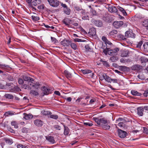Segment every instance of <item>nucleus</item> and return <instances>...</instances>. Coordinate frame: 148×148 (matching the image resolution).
<instances>
[{
	"mask_svg": "<svg viewBox=\"0 0 148 148\" xmlns=\"http://www.w3.org/2000/svg\"><path fill=\"white\" fill-rule=\"evenodd\" d=\"M109 11L111 13H116L117 11V9L114 6H110L108 8Z\"/></svg>",
	"mask_w": 148,
	"mask_h": 148,
	"instance_id": "obj_12",
	"label": "nucleus"
},
{
	"mask_svg": "<svg viewBox=\"0 0 148 148\" xmlns=\"http://www.w3.org/2000/svg\"><path fill=\"white\" fill-rule=\"evenodd\" d=\"M81 71L84 74H86L87 73H91L90 75H92V77H93L94 74L93 73H91V71L89 70H81Z\"/></svg>",
	"mask_w": 148,
	"mask_h": 148,
	"instance_id": "obj_16",
	"label": "nucleus"
},
{
	"mask_svg": "<svg viewBox=\"0 0 148 148\" xmlns=\"http://www.w3.org/2000/svg\"><path fill=\"white\" fill-rule=\"evenodd\" d=\"M143 42L142 41H140L138 42L136 44V47L139 48H140Z\"/></svg>",
	"mask_w": 148,
	"mask_h": 148,
	"instance_id": "obj_43",
	"label": "nucleus"
},
{
	"mask_svg": "<svg viewBox=\"0 0 148 148\" xmlns=\"http://www.w3.org/2000/svg\"><path fill=\"white\" fill-rule=\"evenodd\" d=\"M125 36L127 37L135 38V34L130 30L126 31L125 33Z\"/></svg>",
	"mask_w": 148,
	"mask_h": 148,
	"instance_id": "obj_7",
	"label": "nucleus"
},
{
	"mask_svg": "<svg viewBox=\"0 0 148 148\" xmlns=\"http://www.w3.org/2000/svg\"><path fill=\"white\" fill-rule=\"evenodd\" d=\"M64 134L65 135H67L69 133V130L68 127L66 126L65 125H64Z\"/></svg>",
	"mask_w": 148,
	"mask_h": 148,
	"instance_id": "obj_26",
	"label": "nucleus"
},
{
	"mask_svg": "<svg viewBox=\"0 0 148 148\" xmlns=\"http://www.w3.org/2000/svg\"><path fill=\"white\" fill-rule=\"evenodd\" d=\"M64 13L66 14L69 15L70 13L71 10L69 8L67 7L65 9H64Z\"/></svg>",
	"mask_w": 148,
	"mask_h": 148,
	"instance_id": "obj_33",
	"label": "nucleus"
},
{
	"mask_svg": "<svg viewBox=\"0 0 148 148\" xmlns=\"http://www.w3.org/2000/svg\"><path fill=\"white\" fill-rule=\"evenodd\" d=\"M71 42L66 39H64L61 42V44L64 46L68 47L70 45Z\"/></svg>",
	"mask_w": 148,
	"mask_h": 148,
	"instance_id": "obj_9",
	"label": "nucleus"
},
{
	"mask_svg": "<svg viewBox=\"0 0 148 148\" xmlns=\"http://www.w3.org/2000/svg\"><path fill=\"white\" fill-rule=\"evenodd\" d=\"M46 139L48 141L51 143L53 144L55 142L54 138L52 136H46Z\"/></svg>",
	"mask_w": 148,
	"mask_h": 148,
	"instance_id": "obj_14",
	"label": "nucleus"
},
{
	"mask_svg": "<svg viewBox=\"0 0 148 148\" xmlns=\"http://www.w3.org/2000/svg\"><path fill=\"white\" fill-rule=\"evenodd\" d=\"M95 25L98 27H101L102 25V23L100 21H96L95 22Z\"/></svg>",
	"mask_w": 148,
	"mask_h": 148,
	"instance_id": "obj_27",
	"label": "nucleus"
},
{
	"mask_svg": "<svg viewBox=\"0 0 148 148\" xmlns=\"http://www.w3.org/2000/svg\"><path fill=\"white\" fill-rule=\"evenodd\" d=\"M43 93L44 95H47L50 93L51 92V90L49 89L45 86L43 87Z\"/></svg>",
	"mask_w": 148,
	"mask_h": 148,
	"instance_id": "obj_20",
	"label": "nucleus"
},
{
	"mask_svg": "<svg viewBox=\"0 0 148 148\" xmlns=\"http://www.w3.org/2000/svg\"><path fill=\"white\" fill-rule=\"evenodd\" d=\"M131 93L132 95L135 96H140L141 95L140 93H139L137 91L134 90H131Z\"/></svg>",
	"mask_w": 148,
	"mask_h": 148,
	"instance_id": "obj_28",
	"label": "nucleus"
},
{
	"mask_svg": "<svg viewBox=\"0 0 148 148\" xmlns=\"http://www.w3.org/2000/svg\"><path fill=\"white\" fill-rule=\"evenodd\" d=\"M105 42L106 44H107L109 45H110L112 44V43L110 42L108 40H107L106 41H105Z\"/></svg>",
	"mask_w": 148,
	"mask_h": 148,
	"instance_id": "obj_64",
	"label": "nucleus"
},
{
	"mask_svg": "<svg viewBox=\"0 0 148 148\" xmlns=\"http://www.w3.org/2000/svg\"><path fill=\"white\" fill-rule=\"evenodd\" d=\"M0 68L8 70H9L10 69H11V68L9 66L2 64H0Z\"/></svg>",
	"mask_w": 148,
	"mask_h": 148,
	"instance_id": "obj_23",
	"label": "nucleus"
},
{
	"mask_svg": "<svg viewBox=\"0 0 148 148\" xmlns=\"http://www.w3.org/2000/svg\"><path fill=\"white\" fill-rule=\"evenodd\" d=\"M118 125L121 127H124L125 125V124L123 122H121L119 123Z\"/></svg>",
	"mask_w": 148,
	"mask_h": 148,
	"instance_id": "obj_53",
	"label": "nucleus"
},
{
	"mask_svg": "<svg viewBox=\"0 0 148 148\" xmlns=\"http://www.w3.org/2000/svg\"><path fill=\"white\" fill-rule=\"evenodd\" d=\"M93 119L97 124L100 126L102 127L104 124H106L107 123V120L104 118H94Z\"/></svg>",
	"mask_w": 148,
	"mask_h": 148,
	"instance_id": "obj_2",
	"label": "nucleus"
},
{
	"mask_svg": "<svg viewBox=\"0 0 148 148\" xmlns=\"http://www.w3.org/2000/svg\"><path fill=\"white\" fill-rule=\"evenodd\" d=\"M61 6L64 8V9H65L67 8V5L65 4H63L62 3H61Z\"/></svg>",
	"mask_w": 148,
	"mask_h": 148,
	"instance_id": "obj_58",
	"label": "nucleus"
},
{
	"mask_svg": "<svg viewBox=\"0 0 148 148\" xmlns=\"http://www.w3.org/2000/svg\"><path fill=\"white\" fill-rule=\"evenodd\" d=\"M64 73L66 77L69 79L72 77V73H74V71L73 69L70 68L69 71L67 70H65Z\"/></svg>",
	"mask_w": 148,
	"mask_h": 148,
	"instance_id": "obj_5",
	"label": "nucleus"
},
{
	"mask_svg": "<svg viewBox=\"0 0 148 148\" xmlns=\"http://www.w3.org/2000/svg\"><path fill=\"white\" fill-rule=\"evenodd\" d=\"M50 5L53 7H56L59 5V2L58 0H47Z\"/></svg>",
	"mask_w": 148,
	"mask_h": 148,
	"instance_id": "obj_4",
	"label": "nucleus"
},
{
	"mask_svg": "<svg viewBox=\"0 0 148 148\" xmlns=\"http://www.w3.org/2000/svg\"><path fill=\"white\" fill-rule=\"evenodd\" d=\"M35 125L38 127H41L43 124V122L40 120L36 119L34 121Z\"/></svg>",
	"mask_w": 148,
	"mask_h": 148,
	"instance_id": "obj_10",
	"label": "nucleus"
},
{
	"mask_svg": "<svg viewBox=\"0 0 148 148\" xmlns=\"http://www.w3.org/2000/svg\"><path fill=\"white\" fill-rule=\"evenodd\" d=\"M102 127L104 130H109L110 128V126L107 123L106 124H104Z\"/></svg>",
	"mask_w": 148,
	"mask_h": 148,
	"instance_id": "obj_35",
	"label": "nucleus"
},
{
	"mask_svg": "<svg viewBox=\"0 0 148 148\" xmlns=\"http://www.w3.org/2000/svg\"><path fill=\"white\" fill-rule=\"evenodd\" d=\"M128 54V51L127 50H124L121 51V56L122 57H125L127 56Z\"/></svg>",
	"mask_w": 148,
	"mask_h": 148,
	"instance_id": "obj_18",
	"label": "nucleus"
},
{
	"mask_svg": "<svg viewBox=\"0 0 148 148\" xmlns=\"http://www.w3.org/2000/svg\"><path fill=\"white\" fill-rule=\"evenodd\" d=\"M22 77L24 80L26 81L29 82H31V81H34V80L33 79L31 78L30 77H28L26 75H23Z\"/></svg>",
	"mask_w": 148,
	"mask_h": 148,
	"instance_id": "obj_11",
	"label": "nucleus"
},
{
	"mask_svg": "<svg viewBox=\"0 0 148 148\" xmlns=\"http://www.w3.org/2000/svg\"><path fill=\"white\" fill-rule=\"evenodd\" d=\"M119 51V49L117 48L113 49H109L108 48H106L103 49V52L106 55L108 54L110 56H114L117 55Z\"/></svg>",
	"mask_w": 148,
	"mask_h": 148,
	"instance_id": "obj_1",
	"label": "nucleus"
},
{
	"mask_svg": "<svg viewBox=\"0 0 148 148\" xmlns=\"http://www.w3.org/2000/svg\"><path fill=\"white\" fill-rule=\"evenodd\" d=\"M74 41L75 42H83V41L82 40L79 38H75L74 39Z\"/></svg>",
	"mask_w": 148,
	"mask_h": 148,
	"instance_id": "obj_56",
	"label": "nucleus"
},
{
	"mask_svg": "<svg viewBox=\"0 0 148 148\" xmlns=\"http://www.w3.org/2000/svg\"><path fill=\"white\" fill-rule=\"evenodd\" d=\"M30 94L33 96H36L38 95V93L36 91L34 90H31L30 91Z\"/></svg>",
	"mask_w": 148,
	"mask_h": 148,
	"instance_id": "obj_34",
	"label": "nucleus"
},
{
	"mask_svg": "<svg viewBox=\"0 0 148 148\" xmlns=\"http://www.w3.org/2000/svg\"><path fill=\"white\" fill-rule=\"evenodd\" d=\"M11 124L12 125L14 126V127L15 128H17L18 127V126L16 122L15 121L11 122Z\"/></svg>",
	"mask_w": 148,
	"mask_h": 148,
	"instance_id": "obj_41",
	"label": "nucleus"
},
{
	"mask_svg": "<svg viewBox=\"0 0 148 148\" xmlns=\"http://www.w3.org/2000/svg\"><path fill=\"white\" fill-rule=\"evenodd\" d=\"M142 68V66L139 64H136L132 66L131 67V69L132 70H139Z\"/></svg>",
	"mask_w": 148,
	"mask_h": 148,
	"instance_id": "obj_19",
	"label": "nucleus"
},
{
	"mask_svg": "<svg viewBox=\"0 0 148 148\" xmlns=\"http://www.w3.org/2000/svg\"><path fill=\"white\" fill-rule=\"evenodd\" d=\"M70 45H71V47L73 49L75 50L77 49V46L75 43H71Z\"/></svg>",
	"mask_w": 148,
	"mask_h": 148,
	"instance_id": "obj_38",
	"label": "nucleus"
},
{
	"mask_svg": "<svg viewBox=\"0 0 148 148\" xmlns=\"http://www.w3.org/2000/svg\"><path fill=\"white\" fill-rule=\"evenodd\" d=\"M111 81L114 83H117L119 81V79H111Z\"/></svg>",
	"mask_w": 148,
	"mask_h": 148,
	"instance_id": "obj_55",
	"label": "nucleus"
},
{
	"mask_svg": "<svg viewBox=\"0 0 148 148\" xmlns=\"http://www.w3.org/2000/svg\"><path fill=\"white\" fill-rule=\"evenodd\" d=\"M34 15H32V18L33 21H37L39 19V18L38 16H36V14L35 13H34Z\"/></svg>",
	"mask_w": 148,
	"mask_h": 148,
	"instance_id": "obj_25",
	"label": "nucleus"
},
{
	"mask_svg": "<svg viewBox=\"0 0 148 148\" xmlns=\"http://www.w3.org/2000/svg\"><path fill=\"white\" fill-rule=\"evenodd\" d=\"M4 96L6 98L9 99H13L14 98L12 95L9 94H5Z\"/></svg>",
	"mask_w": 148,
	"mask_h": 148,
	"instance_id": "obj_29",
	"label": "nucleus"
},
{
	"mask_svg": "<svg viewBox=\"0 0 148 148\" xmlns=\"http://www.w3.org/2000/svg\"><path fill=\"white\" fill-rule=\"evenodd\" d=\"M71 21V20L68 18H67L65 19H64L63 21V22L64 24L66 25L69 26L70 24V22Z\"/></svg>",
	"mask_w": 148,
	"mask_h": 148,
	"instance_id": "obj_24",
	"label": "nucleus"
},
{
	"mask_svg": "<svg viewBox=\"0 0 148 148\" xmlns=\"http://www.w3.org/2000/svg\"><path fill=\"white\" fill-rule=\"evenodd\" d=\"M29 129L27 128L24 127L22 130V132L24 133H27L28 132Z\"/></svg>",
	"mask_w": 148,
	"mask_h": 148,
	"instance_id": "obj_45",
	"label": "nucleus"
},
{
	"mask_svg": "<svg viewBox=\"0 0 148 148\" xmlns=\"http://www.w3.org/2000/svg\"><path fill=\"white\" fill-rule=\"evenodd\" d=\"M118 57L117 56H112L110 57V60L112 62H115L117 61L118 59Z\"/></svg>",
	"mask_w": 148,
	"mask_h": 148,
	"instance_id": "obj_32",
	"label": "nucleus"
},
{
	"mask_svg": "<svg viewBox=\"0 0 148 148\" xmlns=\"http://www.w3.org/2000/svg\"><path fill=\"white\" fill-rule=\"evenodd\" d=\"M138 78L141 80H143L145 79V77L142 74H140L138 75Z\"/></svg>",
	"mask_w": 148,
	"mask_h": 148,
	"instance_id": "obj_42",
	"label": "nucleus"
},
{
	"mask_svg": "<svg viewBox=\"0 0 148 148\" xmlns=\"http://www.w3.org/2000/svg\"><path fill=\"white\" fill-rule=\"evenodd\" d=\"M85 49H86L87 50H89L90 49V47H89L88 45H86L85 46Z\"/></svg>",
	"mask_w": 148,
	"mask_h": 148,
	"instance_id": "obj_63",
	"label": "nucleus"
},
{
	"mask_svg": "<svg viewBox=\"0 0 148 148\" xmlns=\"http://www.w3.org/2000/svg\"><path fill=\"white\" fill-rule=\"evenodd\" d=\"M117 33V31L115 30H114L111 31L109 33V35L114 37Z\"/></svg>",
	"mask_w": 148,
	"mask_h": 148,
	"instance_id": "obj_22",
	"label": "nucleus"
},
{
	"mask_svg": "<svg viewBox=\"0 0 148 148\" xmlns=\"http://www.w3.org/2000/svg\"><path fill=\"white\" fill-rule=\"evenodd\" d=\"M32 0H25L26 2L30 6H32Z\"/></svg>",
	"mask_w": 148,
	"mask_h": 148,
	"instance_id": "obj_54",
	"label": "nucleus"
},
{
	"mask_svg": "<svg viewBox=\"0 0 148 148\" xmlns=\"http://www.w3.org/2000/svg\"><path fill=\"white\" fill-rule=\"evenodd\" d=\"M144 108L142 107H139L137 108V113L140 116H142L143 115V112L144 110Z\"/></svg>",
	"mask_w": 148,
	"mask_h": 148,
	"instance_id": "obj_17",
	"label": "nucleus"
},
{
	"mask_svg": "<svg viewBox=\"0 0 148 148\" xmlns=\"http://www.w3.org/2000/svg\"><path fill=\"white\" fill-rule=\"evenodd\" d=\"M120 68L123 71H125L127 69V68H128L127 67L124 66H121Z\"/></svg>",
	"mask_w": 148,
	"mask_h": 148,
	"instance_id": "obj_51",
	"label": "nucleus"
},
{
	"mask_svg": "<svg viewBox=\"0 0 148 148\" xmlns=\"http://www.w3.org/2000/svg\"><path fill=\"white\" fill-rule=\"evenodd\" d=\"M34 81H31L28 82V85L30 86L29 88L31 89L32 88L35 89H38L39 88L40 84L38 82H33Z\"/></svg>",
	"mask_w": 148,
	"mask_h": 148,
	"instance_id": "obj_3",
	"label": "nucleus"
},
{
	"mask_svg": "<svg viewBox=\"0 0 148 148\" xmlns=\"http://www.w3.org/2000/svg\"><path fill=\"white\" fill-rule=\"evenodd\" d=\"M3 140L7 144L9 145L13 143L12 140L8 138H4L3 139Z\"/></svg>",
	"mask_w": 148,
	"mask_h": 148,
	"instance_id": "obj_21",
	"label": "nucleus"
},
{
	"mask_svg": "<svg viewBox=\"0 0 148 148\" xmlns=\"http://www.w3.org/2000/svg\"><path fill=\"white\" fill-rule=\"evenodd\" d=\"M142 24L145 27H148V19L144 20Z\"/></svg>",
	"mask_w": 148,
	"mask_h": 148,
	"instance_id": "obj_37",
	"label": "nucleus"
},
{
	"mask_svg": "<svg viewBox=\"0 0 148 148\" xmlns=\"http://www.w3.org/2000/svg\"><path fill=\"white\" fill-rule=\"evenodd\" d=\"M102 40L104 41V42H105V41H106L107 39L106 38L105 36H102Z\"/></svg>",
	"mask_w": 148,
	"mask_h": 148,
	"instance_id": "obj_59",
	"label": "nucleus"
},
{
	"mask_svg": "<svg viewBox=\"0 0 148 148\" xmlns=\"http://www.w3.org/2000/svg\"><path fill=\"white\" fill-rule=\"evenodd\" d=\"M117 8L119 10L121 11L125 15V14L127 15V14L126 12L123 8L120 6H118L117 7Z\"/></svg>",
	"mask_w": 148,
	"mask_h": 148,
	"instance_id": "obj_39",
	"label": "nucleus"
},
{
	"mask_svg": "<svg viewBox=\"0 0 148 148\" xmlns=\"http://www.w3.org/2000/svg\"><path fill=\"white\" fill-rule=\"evenodd\" d=\"M13 114H14L10 111L7 112L4 114V115L6 116H8L9 115H12Z\"/></svg>",
	"mask_w": 148,
	"mask_h": 148,
	"instance_id": "obj_46",
	"label": "nucleus"
},
{
	"mask_svg": "<svg viewBox=\"0 0 148 148\" xmlns=\"http://www.w3.org/2000/svg\"><path fill=\"white\" fill-rule=\"evenodd\" d=\"M17 148H28L27 146L23 145L21 144L18 145L17 146Z\"/></svg>",
	"mask_w": 148,
	"mask_h": 148,
	"instance_id": "obj_44",
	"label": "nucleus"
},
{
	"mask_svg": "<svg viewBox=\"0 0 148 148\" xmlns=\"http://www.w3.org/2000/svg\"><path fill=\"white\" fill-rule=\"evenodd\" d=\"M24 115L23 118L25 120H29L32 119L33 116L32 114H27L25 113L23 114Z\"/></svg>",
	"mask_w": 148,
	"mask_h": 148,
	"instance_id": "obj_13",
	"label": "nucleus"
},
{
	"mask_svg": "<svg viewBox=\"0 0 148 148\" xmlns=\"http://www.w3.org/2000/svg\"><path fill=\"white\" fill-rule=\"evenodd\" d=\"M118 132L119 136L121 138H124L127 135V133L126 132L121 129H118Z\"/></svg>",
	"mask_w": 148,
	"mask_h": 148,
	"instance_id": "obj_6",
	"label": "nucleus"
},
{
	"mask_svg": "<svg viewBox=\"0 0 148 148\" xmlns=\"http://www.w3.org/2000/svg\"><path fill=\"white\" fill-rule=\"evenodd\" d=\"M144 50L146 51H148V42H145L143 45Z\"/></svg>",
	"mask_w": 148,
	"mask_h": 148,
	"instance_id": "obj_36",
	"label": "nucleus"
},
{
	"mask_svg": "<svg viewBox=\"0 0 148 148\" xmlns=\"http://www.w3.org/2000/svg\"><path fill=\"white\" fill-rule=\"evenodd\" d=\"M143 128L144 129V131H143V132L148 134V129L147 128L145 127H144Z\"/></svg>",
	"mask_w": 148,
	"mask_h": 148,
	"instance_id": "obj_49",
	"label": "nucleus"
},
{
	"mask_svg": "<svg viewBox=\"0 0 148 148\" xmlns=\"http://www.w3.org/2000/svg\"><path fill=\"white\" fill-rule=\"evenodd\" d=\"M41 113L42 114L45 115H51V112L45 110H42L41 111Z\"/></svg>",
	"mask_w": 148,
	"mask_h": 148,
	"instance_id": "obj_30",
	"label": "nucleus"
},
{
	"mask_svg": "<svg viewBox=\"0 0 148 148\" xmlns=\"http://www.w3.org/2000/svg\"><path fill=\"white\" fill-rule=\"evenodd\" d=\"M147 94H148V90H146L144 92L143 95L145 97H147Z\"/></svg>",
	"mask_w": 148,
	"mask_h": 148,
	"instance_id": "obj_57",
	"label": "nucleus"
},
{
	"mask_svg": "<svg viewBox=\"0 0 148 148\" xmlns=\"http://www.w3.org/2000/svg\"><path fill=\"white\" fill-rule=\"evenodd\" d=\"M89 33L90 35L92 36H94L96 34V32L94 29H92L90 31Z\"/></svg>",
	"mask_w": 148,
	"mask_h": 148,
	"instance_id": "obj_31",
	"label": "nucleus"
},
{
	"mask_svg": "<svg viewBox=\"0 0 148 148\" xmlns=\"http://www.w3.org/2000/svg\"><path fill=\"white\" fill-rule=\"evenodd\" d=\"M49 117L55 119H56L58 118V116L56 114H51L50 115Z\"/></svg>",
	"mask_w": 148,
	"mask_h": 148,
	"instance_id": "obj_40",
	"label": "nucleus"
},
{
	"mask_svg": "<svg viewBox=\"0 0 148 148\" xmlns=\"http://www.w3.org/2000/svg\"><path fill=\"white\" fill-rule=\"evenodd\" d=\"M51 40L53 42V43H55L56 42V39L55 38L51 37Z\"/></svg>",
	"mask_w": 148,
	"mask_h": 148,
	"instance_id": "obj_60",
	"label": "nucleus"
},
{
	"mask_svg": "<svg viewBox=\"0 0 148 148\" xmlns=\"http://www.w3.org/2000/svg\"><path fill=\"white\" fill-rule=\"evenodd\" d=\"M103 77L104 78L106 81L108 82L111 83V79L106 74L103 73L102 74Z\"/></svg>",
	"mask_w": 148,
	"mask_h": 148,
	"instance_id": "obj_15",
	"label": "nucleus"
},
{
	"mask_svg": "<svg viewBox=\"0 0 148 148\" xmlns=\"http://www.w3.org/2000/svg\"><path fill=\"white\" fill-rule=\"evenodd\" d=\"M54 93L56 95H57L58 96H60V94L59 91H56L54 92Z\"/></svg>",
	"mask_w": 148,
	"mask_h": 148,
	"instance_id": "obj_62",
	"label": "nucleus"
},
{
	"mask_svg": "<svg viewBox=\"0 0 148 148\" xmlns=\"http://www.w3.org/2000/svg\"><path fill=\"white\" fill-rule=\"evenodd\" d=\"M140 60L142 61H143V62H146L147 61H148V59H147L146 58H145L143 57H142L141 58ZM143 62L142 61V63H143Z\"/></svg>",
	"mask_w": 148,
	"mask_h": 148,
	"instance_id": "obj_50",
	"label": "nucleus"
},
{
	"mask_svg": "<svg viewBox=\"0 0 148 148\" xmlns=\"http://www.w3.org/2000/svg\"><path fill=\"white\" fill-rule=\"evenodd\" d=\"M89 16L88 15H87L86 14H85V15L83 16L82 17V19L84 20H86L87 19H88Z\"/></svg>",
	"mask_w": 148,
	"mask_h": 148,
	"instance_id": "obj_47",
	"label": "nucleus"
},
{
	"mask_svg": "<svg viewBox=\"0 0 148 148\" xmlns=\"http://www.w3.org/2000/svg\"><path fill=\"white\" fill-rule=\"evenodd\" d=\"M84 124L86 126H91L92 125V124L90 122H85L84 123Z\"/></svg>",
	"mask_w": 148,
	"mask_h": 148,
	"instance_id": "obj_48",
	"label": "nucleus"
},
{
	"mask_svg": "<svg viewBox=\"0 0 148 148\" xmlns=\"http://www.w3.org/2000/svg\"><path fill=\"white\" fill-rule=\"evenodd\" d=\"M123 24L122 21H115L113 23L114 26L116 28H118L121 27Z\"/></svg>",
	"mask_w": 148,
	"mask_h": 148,
	"instance_id": "obj_8",
	"label": "nucleus"
},
{
	"mask_svg": "<svg viewBox=\"0 0 148 148\" xmlns=\"http://www.w3.org/2000/svg\"><path fill=\"white\" fill-rule=\"evenodd\" d=\"M18 82L20 84H22L23 83L24 81L22 78H19L18 80Z\"/></svg>",
	"mask_w": 148,
	"mask_h": 148,
	"instance_id": "obj_52",
	"label": "nucleus"
},
{
	"mask_svg": "<svg viewBox=\"0 0 148 148\" xmlns=\"http://www.w3.org/2000/svg\"><path fill=\"white\" fill-rule=\"evenodd\" d=\"M55 128L59 130H60L61 129V127L59 125H56L55 127Z\"/></svg>",
	"mask_w": 148,
	"mask_h": 148,
	"instance_id": "obj_61",
	"label": "nucleus"
}]
</instances>
